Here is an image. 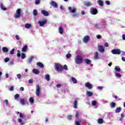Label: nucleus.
Segmentation results:
<instances>
[{
  "instance_id": "obj_1",
  "label": "nucleus",
  "mask_w": 125,
  "mask_h": 125,
  "mask_svg": "<svg viewBox=\"0 0 125 125\" xmlns=\"http://www.w3.org/2000/svg\"><path fill=\"white\" fill-rule=\"evenodd\" d=\"M83 57L80 55L77 56L75 59V63H76V64H78V65H81V64L83 63Z\"/></svg>"
},
{
  "instance_id": "obj_2",
  "label": "nucleus",
  "mask_w": 125,
  "mask_h": 125,
  "mask_svg": "<svg viewBox=\"0 0 125 125\" xmlns=\"http://www.w3.org/2000/svg\"><path fill=\"white\" fill-rule=\"evenodd\" d=\"M55 69L58 72H62L63 71V66L61 64H56L55 65Z\"/></svg>"
},
{
  "instance_id": "obj_3",
  "label": "nucleus",
  "mask_w": 125,
  "mask_h": 125,
  "mask_svg": "<svg viewBox=\"0 0 125 125\" xmlns=\"http://www.w3.org/2000/svg\"><path fill=\"white\" fill-rule=\"evenodd\" d=\"M21 17V9H18L16 10V14H14V18H20Z\"/></svg>"
},
{
  "instance_id": "obj_4",
  "label": "nucleus",
  "mask_w": 125,
  "mask_h": 125,
  "mask_svg": "<svg viewBox=\"0 0 125 125\" xmlns=\"http://www.w3.org/2000/svg\"><path fill=\"white\" fill-rule=\"evenodd\" d=\"M111 53L112 54H118L120 55L122 53V50L120 49H114L111 50Z\"/></svg>"
},
{
  "instance_id": "obj_5",
  "label": "nucleus",
  "mask_w": 125,
  "mask_h": 125,
  "mask_svg": "<svg viewBox=\"0 0 125 125\" xmlns=\"http://www.w3.org/2000/svg\"><path fill=\"white\" fill-rule=\"evenodd\" d=\"M36 96L38 97L41 95V87H40L39 84H37L36 86Z\"/></svg>"
},
{
  "instance_id": "obj_6",
  "label": "nucleus",
  "mask_w": 125,
  "mask_h": 125,
  "mask_svg": "<svg viewBox=\"0 0 125 125\" xmlns=\"http://www.w3.org/2000/svg\"><path fill=\"white\" fill-rule=\"evenodd\" d=\"M90 13L92 15H96L98 13V10L96 8H91L90 11Z\"/></svg>"
},
{
  "instance_id": "obj_7",
  "label": "nucleus",
  "mask_w": 125,
  "mask_h": 125,
  "mask_svg": "<svg viewBox=\"0 0 125 125\" xmlns=\"http://www.w3.org/2000/svg\"><path fill=\"white\" fill-rule=\"evenodd\" d=\"M98 50L99 52L102 53L105 51V47L100 45L98 46Z\"/></svg>"
},
{
  "instance_id": "obj_8",
  "label": "nucleus",
  "mask_w": 125,
  "mask_h": 125,
  "mask_svg": "<svg viewBox=\"0 0 125 125\" xmlns=\"http://www.w3.org/2000/svg\"><path fill=\"white\" fill-rule=\"evenodd\" d=\"M68 10L70 13H75L77 11V9L76 8H72L71 7H69L68 8Z\"/></svg>"
},
{
  "instance_id": "obj_9",
  "label": "nucleus",
  "mask_w": 125,
  "mask_h": 125,
  "mask_svg": "<svg viewBox=\"0 0 125 125\" xmlns=\"http://www.w3.org/2000/svg\"><path fill=\"white\" fill-rule=\"evenodd\" d=\"M85 86L89 89H92V88H93V87H92V84H90L89 83H85Z\"/></svg>"
},
{
  "instance_id": "obj_10",
  "label": "nucleus",
  "mask_w": 125,
  "mask_h": 125,
  "mask_svg": "<svg viewBox=\"0 0 125 125\" xmlns=\"http://www.w3.org/2000/svg\"><path fill=\"white\" fill-rule=\"evenodd\" d=\"M46 22H47V20H45L43 21H38V23L40 24V26H41V27H42V26L45 25V24H46Z\"/></svg>"
},
{
  "instance_id": "obj_11",
  "label": "nucleus",
  "mask_w": 125,
  "mask_h": 125,
  "mask_svg": "<svg viewBox=\"0 0 125 125\" xmlns=\"http://www.w3.org/2000/svg\"><path fill=\"white\" fill-rule=\"evenodd\" d=\"M41 13L44 16H48V15H49V13H48V11H45L44 10H42L41 11Z\"/></svg>"
},
{
  "instance_id": "obj_12",
  "label": "nucleus",
  "mask_w": 125,
  "mask_h": 125,
  "mask_svg": "<svg viewBox=\"0 0 125 125\" xmlns=\"http://www.w3.org/2000/svg\"><path fill=\"white\" fill-rule=\"evenodd\" d=\"M89 41V36H85L84 37L83 39V42H87Z\"/></svg>"
},
{
  "instance_id": "obj_13",
  "label": "nucleus",
  "mask_w": 125,
  "mask_h": 125,
  "mask_svg": "<svg viewBox=\"0 0 125 125\" xmlns=\"http://www.w3.org/2000/svg\"><path fill=\"white\" fill-rule=\"evenodd\" d=\"M27 49H28V46L27 45H25L22 47L21 51L22 52H26Z\"/></svg>"
},
{
  "instance_id": "obj_14",
  "label": "nucleus",
  "mask_w": 125,
  "mask_h": 125,
  "mask_svg": "<svg viewBox=\"0 0 125 125\" xmlns=\"http://www.w3.org/2000/svg\"><path fill=\"white\" fill-rule=\"evenodd\" d=\"M94 59L96 60L99 59V54H98V52H95L94 54Z\"/></svg>"
},
{
  "instance_id": "obj_15",
  "label": "nucleus",
  "mask_w": 125,
  "mask_h": 125,
  "mask_svg": "<svg viewBox=\"0 0 125 125\" xmlns=\"http://www.w3.org/2000/svg\"><path fill=\"white\" fill-rule=\"evenodd\" d=\"M36 65H37V66H38V67H40V68H43V67H44V65H43V64H42V63L40 62H37L36 63Z\"/></svg>"
},
{
  "instance_id": "obj_16",
  "label": "nucleus",
  "mask_w": 125,
  "mask_h": 125,
  "mask_svg": "<svg viewBox=\"0 0 125 125\" xmlns=\"http://www.w3.org/2000/svg\"><path fill=\"white\" fill-rule=\"evenodd\" d=\"M32 72L33 74H35V75H38L40 74V70L37 69H33Z\"/></svg>"
},
{
  "instance_id": "obj_17",
  "label": "nucleus",
  "mask_w": 125,
  "mask_h": 125,
  "mask_svg": "<svg viewBox=\"0 0 125 125\" xmlns=\"http://www.w3.org/2000/svg\"><path fill=\"white\" fill-rule=\"evenodd\" d=\"M59 32L60 34L62 35L64 33V29H63V27L62 26H60L59 28Z\"/></svg>"
},
{
  "instance_id": "obj_18",
  "label": "nucleus",
  "mask_w": 125,
  "mask_h": 125,
  "mask_svg": "<svg viewBox=\"0 0 125 125\" xmlns=\"http://www.w3.org/2000/svg\"><path fill=\"white\" fill-rule=\"evenodd\" d=\"M51 5L53 7H58V5H57V3H56V2H54V1H51Z\"/></svg>"
},
{
  "instance_id": "obj_19",
  "label": "nucleus",
  "mask_w": 125,
  "mask_h": 125,
  "mask_svg": "<svg viewBox=\"0 0 125 125\" xmlns=\"http://www.w3.org/2000/svg\"><path fill=\"white\" fill-rule=\"evenodd\" d=\"M84 62L86 63V64H87V65H90L91 63V60L86 59L84 60Z\"/></svg>"
},
{
  "instance_id": "obj_20",
  "label": "nucleus",
  "mask_w": 125,
  "mask_h": 125,
  "mask_svg": "<svg viewBox=\"0 0 125 125\" xmlns=\"http://www.w3.org/2000/svg\"><path fill=\"white\" fill-rule=\"evenodd\" d=\"M98 4L100 6H103L104 5V3L103 2V1L101 0H98Z\"/></svg>"
},
{
  "instance_id": "obj_21",
  "label": "nucleus",
  "mask_w": 125,
  "mask_h": 125,
  "mask_svg": "<svg viewBox=\"0 0 125 125\" xmlns=\"http://www.w3.org/2000/svg\"><path fill=\"white\" fill-rule=\"evenodd\" d=\"M77 106H78V101L76 100H74V104H73V108H77Z\"/></svg>"
},
{
  "instance_id": "obj_22",
  "label": "nucleus",
  "mask_w": 125,
  "mask_h": 125,
  "mask_svg": "<svg viewBox=\"0 0 125 125\" xmlns=\"http://www.w3.org/2000/svg\"><path fill=\"white\" fill-rule=\"evenodd\" d=\"M24 26H25V28H26V29H29V28H31L32 25H31V24L26 23L24 24Z\"/></svg>"
},
{
  "instance_id": "obj_23",
  "label": "nucleus",
  "mask_w": 125,
  "mask_h": 125,
  "mask_svg": "<svg viewBox=\"0 0 125 125\" xmlns=\"http://www.w3.org/2000/svg\"><path fill=\"white\" fill-rule=\"evenodd\" d=\"M3 52H8V48L6 47H3L2 48Z\"/></svg>"
},
{
  "instance_id": "obj_24",
  "label": "nucleus",
  "mask_w": 125,
  "mask_h": 125,
  "mask_svg": "<svg viewBox=\"0 0 125 125\" xmlns=\"http://www.w3.org/2000/svg\"><path fill=\"white\" fill-rule=\"evenodd\" d=\"M84 5L87 6V7H89V6H91V3L90 2H85L84 3Z\"/></svg>"
},
{
  "instance_id": "obj_25",
  "label": "nucleus",
  "mask_w": 125,
  "mask_h": 125,
  "mask_svg": "<svg viewBox=\"0 0 125 125\" xmlns=\"http://www.w3.org/2000/svg\"><path fill=\"white\" fill-rule=\"evenodd\" d=\"M121 111H122V108L120 107H117L115 109V113H120V112H121Z\"/></svg>"
},
{
  "instance_id": "obj_26",
  "label": "nucleus",
  "mask_w": 125,
  "mask_h": 125,
  "mask_svg": "<svg viewBox=\"0 0 125 125\" xmlns=\"http://www.w3.org/2000/svg\"><path fill=\"white\" fill-rule=\"evenodd\" d=\"M20 101V103H21L22 105H25L26 102L25 101V100H24V99H21Z\"/></svg>"
},
{
  "instance_id": "obj_27",
  "label": "nucleus",
  "mask_w": 125,
  "mask_h": 125,
  "mask_svg": "<svg viewBox=\"0 0 125 125\" xmlns=\"http://www.w3.org/2000/svg\"><path fill=\"white\" fill-rule=\"evenodd\" d=\"M71 80L72 81L73 83H77L78 81H77V79L75 78V77H71Z\"/></svg>"
},
{
  "instance_id": "obj_28",
  "label": "nucleus",
  "mask_w": 125,
  "mask_h": 125,
  "mask_svg": "<svg viewBox=\"0 0 125 125\" xmlns=\"http://www.w3.org/2000/svg\"><path fill=\"white\" fill-rule=\"evenodd\" d=\"M86 94L87 96H89V97L92 96L93 95V93H92V92L90 91H87Z\"/></svg>"
},
{
  "instance_id": "obj_29",
  "label": "nucleus",
  "mask_w": 125,
  "mask_h": 125,
  "mask_svg": "<svg viewBox=\"0 0 125 125\" xmlns=\"http://www.w3.org/2000/svg\"><path fill=\"white\" fill-rule=\"evenodd\" d=\"M34 60V57L33 56H30V57L28 59L29 63H32V61Z\"/></svg>"
},
{
  "instance_id": "obj_30",
  "label": "nucleus",
  "mask_w": 125,
  "mask_h": 125,
  "mask_svg": "<svg viewBox=\"0 0 125 125\" xmlns=\"http://www.w3.org/2000/svg\"><path fill=\"white\" fill-rule=\"evenodd\" d=\"M0 7L2 10H6V8H5L3 4H2L1 3L0 4Z\"/></svg>"
},
{
  "instance_id": "obj_31",
  "label": "nucleus",
  "mask_w": 125,
  "mask_h": 125,
  "mask_svg": "<svg viewBox=\"0 0 125 125\" xmlns=\"http://www.w3.org/2000/svg\"><path fill=\"white\" fill-rule=\"evenodd\" d=\"M110 107L111 108H114V107H116V103H115L114 102H112L111 103H110Z\"/></svg>"
},
{
  "instance_id": "obj_32",
  "label": "nucleus",
  "mask_w": 125,
  "mask_h": 125,
  "mask_svg": "<svg viewBox=\"0 0 125 125\" xmlns=\"http://www.w3.org/2000/svg\"><path fill=\"white\" fill-rule=\"evenodd\" d=\"M18 122H19V123H20L21 125H24V123H23V121H22V119H21V118H19L18 119Z\"/></svg>"
},
{
  "instance_id": "obj_33",
  "label": "nucleus",
  "mask_w": 125,
  "mask_h": 125,
  "mask_svg": "<svg viewBox=\"0 0 125 125\" xmlns=\"http://www.w3.org/2000/svg\"><path fill=\"white\" fill-rule=\"evenodd\" d=\"M98 123L100 124H103V119L101 118L98 119Z\"/></svg>"
},
{
  "instance_id": "obj_34",
  "label": "nucleus",
  "mask_w": 125,
  "mask_h": 125,
  "mask_svg": "<svg viewBox=\"0 0 125 125\" xmlns=\"http://www.w3.org/2000/svg\"><path fill=\"white\" fill-rule=\"evenodd\" d=\"M45 79H46V81H47V82H49V81L50 80V78L49 77V75H45Z\"/></svg>"
},
{
  "instance_id": "obj_35",
  "label": "nucleus",
  "mask_w": 125,
  "mask_h": 125,
  "mask_svg": "<svg viewBox=\"0 0 125 125\" xmlns=\"http://www.w3.org/2000/svg\"><path fill=\"white\" fill-rule=\"evenodd\" d=\"M116 77H118V78H122V74L119 73H115Z\"/></svg>"
},
{
  "instance_id": "obj_36",
  "label": "nucleus",
  "mask_w": 125,
  "mask_h": 125,
  "mask_svg": "<svg viewBox=\"0 0 125 125\" xmlns=\"http://www.w3.org/2000/svg\"><path fill=\"white\" fill-rule=\"evenodd\" d=\"M114 70H115L116 72H121V68L120 67H115Z\"/></svg>"
},
{
  "instance_id": "obj_37",
  "label": "nucleus",
  "mask_w": 125,
  "mask_h": 125,
  "mask_svg": "<svg viewBox=\"0 0 125 125\" xmlns=\"http://www.w3.org/2000/svg\"><path fill=\"white\" fill-rule=\"evenodd\" d=\"M33 15L34 16H37V15H38V11H37V10H34Z\"/></svg>"
},
{
  "instance_id": "obj_38",
  "label": "nucleus",
  "mask_w": 125,
  "mask_h": 125,
  "mask_svg": "<svg viewBox=\"0 0 125 125\" xmlns=\"http://www.w3.org/2000/svg\"><path fill=\"white\" fill-rule=\"evenodd\" d=\"M20 97V95H19V94H16L14 96V98L15 99H18V98H19Z\"/></svg>"
},
{
  "instance_id": "obj_39",
  "label": "nucleus",
  "mask_w": 125,
  "mask_h": 125,
  "mask_svg": "<svg viewBox=\"0 0 125 125\" xmlns=\"http://www.w3.org/2000/svg\"><path fill=\"white\" fill-rule=\"evenodd\" d=\"M21 57L22 59H25V58H26V55H25V54L22 53L21 55Z\"/></svg>"
},
{
  "instance_id": "obj_40",
  "label": "nucleus",
  "mask_w": 125,
  "mask_h": 125,
  "mask_svg": "<svg viewBox=\"0 0 125 125\" xmlns=\"http://www.w3.org/2000/svg\"><path fill=\"white\" fill-rule=\"evenodd\" d=\"M29 102H30L31 103H32L33 104V103H34V98H30L29 99Z\"/></svg>"
},
{
  "instance_id": "obj_41",
  "label": "nucleus",
  "mask_w": 125,
  "mask_h": 125,
  "mask_svg": "<svg viewBox=\"0 0 125 125\" xmlns=\"http://www.w3.org/2000/svg\"><path fill=\"white\" fill-rule=\"evenodd\" d=\"M121 117L120 121H123V119L125 118V114L124 113H122L121 114Z\"/></svg>"
},
{
  "instance_id": "obj_42",
  "label": "nucleus",
  "mask_w": 125,
  "mask_h": 125,
  "mask_svg": "<svg viewBox=\"0 0 125 125\" xmlns=\"http://www.w3.org/2000/svg\"><path fill=\"white\" fill-rule=\"evenodd\" d=\"M17 56H18V57H20L21 56V54H20V50H18L17 51Z\"/></svg>"
},
{
  "instance_id": "obj_43",
  "label": "nucleus",
  "mask_w": 125,
  "mask_h": 125,
  "mask_svg": "<svg viewBox=\"0 0 125 125\" xmlns=\"http://www.w3.org/2000/svg\"><path fill=\"white\" fill-rule=\"evenodd\" d=\"M81 123H82V121L79 120L75 123L76 125H81Z\"/></svg>"
},
{
  "instance_id": "obj_44",
  "label": "nucleus",
  "mask_w": 125,
  "mask_h": 125,
  "mask_svg": "<svg viewBox=\"0 0 125 125\" xmlns=\"http://www.w3.org/2000/svg\"><path fill=\"white\" fill-rule=\"evenodd\" d=\"M14 51H15V49H12V50L10 52V54L13 55L14 54Z\"/></svg>"
},
{
  "instance_id": "obj_45",
  "label": "nucleus",
  "mask_w": 125,
  "mask_h": 125,
  "mask_svg": "<svg viewBox=\"0 0 125 125\" xmlns=\"http://www.w3.org/2000/svg\"><path fill=\"white\" fill-rule=\"evenodd\" d=\"M63 68L66 71H68V66H67V65H66V64L64 65Z\"/></svg>"
},
{
  "instance_id": "obj_46",
  "label": "nucleus",
  "mask_w": 125,
  "mask_h": 125,
  "mask_svg": "<svg viewBox=\"0 0 125 125\" xmlns=\"http://www.w3.org/2000/svg\"><path fill=\"white\" fill-rule=\"evenodd\" d=\"M40 2H41V1L40 0H35V3L36 5L39 4Z\"/></svg>"
},
{
  "instance_id": "obj_47",
  "label": "nucleus",
  "mask_w": 125,
  "mask_h": 125,
  "mask_svg": "<svg viewBox=\"0 0 125 125\" xmlns=\"http://www.w3.org/2000/svg\"><path fill=\"white\" fill-rule=\"evenodd\" d=\"M105 3H106L107 5H110L111 4V2L109 0H106Z\"/></svg>"
},
{
  "instance_id": "obj_48",
  "label": "nucleus",
  "mask_w": 125,
  "mask_h": 125,
  "mask_svg": "<svg viewBox=\"0 0 125 125\" xmlns=\"http://www.w3.org/2000/svg\"><path fill=\"white\" fill-rule=\"evenodd\" d=\"M10 91H13L14 90V87L13 86H11L9 88Z\"/></svg>"
},
{
  "instance_id": "obj_49",
  "label": "nucleus",
  "mask_w": 125,
  "mask_h": 125,
  "mask_svg": "<svg viewBox=\"0 0 125 125\" xmlns=\"http://www.w3.org/2000/svg\"><path fill=\"white\" fill-rule=\"evenodd\" d=\"M92 104L93 106H95V105L97 104V102L96 101H93Z\"/></svg>"
},
{
  "instance_id": "obj_50",
  "label": "nucleus",
  "mask_w": 125,
  "mask_h": 125,
  "mask_svg": "<svg viewBox=\"0 0 125 125\" xmlns=\"http://www.w3.org/2000/svg\"><path fill=\"white\" fill-rule=\"evenodd\" d=\"M71 56H72V55H71V54H67L66 55V58H70Z\"/></svg>"
},
{
  "instance_id": "obj_51",
  "label": "nucleus",
  "mask_w": 125,
  "mask_h": 125,
  "mask_svg": "<svg viewBox=\"0 0 125 125\" xmlns=\"http://www.w3.org/2000/svg\"><path fill=\"white\" fill-rule=\"evenodd\" d=\"M17 77L18 79H19V80L21 79V74H17Z\"/></svg>"
},
{
  "instance_id": "obj_52",
  "label": "nucleus",
  "mask_w": 125,
  "mask_h": 125,
  "mask_svg": "<svg viewBox=\"0 0 125 125\" xmlns=\"http://www.w3.org/2000/svg\"><path fill=\"white\" fill-rule=\"evenodd\" d=\"M20 117L21 118V119H24V115L22 114V113H20Z\"/></svg>"
},
{
  "instance_id": "obj_53",
  "label": "nucleus",
  "mask_w": 125,
  "mask_h": 125,
  "mask_svg": "<svg viewBox=\"0 0 125 125\" xmlns=\"http://www.w3.org/2000/svg\"><path fill=\"white\" fill-rule=\"evenodd\" d=\"M8 61H9V58H6L4 59V62H8Z\"/></svg>"
},
{
  "instance_id": "obj_54",
  "label": "nucleus",
  "mask_w": 125,
  "mask_h": 125,
  "mask_svg": "<svg viewBox=\"0 0 125 125\" xmlns=\"http://www.w3.org/2000/svg\"><path fill=\"white\" fill-rule=\"evenodd\" d=\"M97 89H99L100 90H102V89H103V87H102V86H98L97 87Z\"/></svg>"
},
{
  "instance_id": "obj_55",
  "label": "nucleus",
  "mask_w": 125,
  "mask_h": 125,
  "mask_svg": "<svg viewBox=\"0 0 125 125\" xmlns=\"http://www.w3.org/2000/svg\"><path fill=\"white\" fill-rule=\"evenodd\" d=\"M28 83H33V79H29L28 80Z\"/></svg>"
},
{
  "instance_id": "obj_56",
  "label": "nucleus",
  "mask_w": 125,
  "mask_h": 125,
  "mask_svg": "<svg viewBox=\"0 0 125 125\" xmlns=\"http://www.w3.org/2000/svg\"><path fill=\"white\" fill-rule=\"evenodd\" d=\"M16 39L17 41H19L20 40V37H19V36L18 35H16Z\"/></svg>"
},
{
  "instance_id": "obj_57",
  "label": "nucleus",
  "mask_w": 125,
  "mask_h": 125,
  "mask_svg": "<svg viewBox=\"0 0 125 125\" xmlns=\"http://www.w3.org/2000/svg\"><path fill=\"white\" fill-rule=\"evenodd\" d=\"M75 117L76 118H79V117H80V115H79V113L78 112H76Z\"/></svg>"
},
{
  "instance_id": "obj_58",
  "label": "nucleus",
  "mask_w": 125,
  "mask_h": 125,
  "mask_svg": "<svg viewBox=\"0 0 125 125\" xmlns=\"http://www.w3.org/2000/svg\"><path fill=\"white\" fill-rule=\"evenodd\" d=\"M56 87H57L58 88H60V87H61V84H57Z\"/></svg>"
},
{
  "instance_id": "obj_59",
  "label": "nucleus",
  "mask_w": 125,
  "mask_h": 125,
  "mask_svg": "<svg viewBox=\"0 0 125 125\" xmlns=\"http://www.w3.org/2000/svg\"><path fill=\"white\" fill-rule=\"evenodd\" d=\"M4 103H6V105H8V101L7 100H4Z\"/></svg>"
},
{
  "instance_id": "obj_60",
  "label": "nucleus",
  "mask_w": 125,
  "mask_h": 125,
  "mask_svg": "<svg viewBox=\"0 0 125 125\" xmlns=\"http://www.w3.org/2000/svg\"><path fill=\"white\" fill-rule=\"evenodd\" d=\"M81 14H82V15H84V14H85V12H84V10H82L81 11Z\"/></svg>"
},
{
  "instance_id": "obj_61",
  "label": "nucleus",
  "mask_w": 125,
  "mask_h": 125,
  "mask_svg": "<svg viewBox=\"0 0 125 125\" xmlns=\"http://www.w3.org/2000/svg\"><path fill=\"white\" fill-rule=\"evenodd\" d=\"M104 46H105L106 47H108V46H109V44H108L107 42H105L104 44Z\"/></svg>"
},
{
  "instance_id": "obj_62",
  "label": "nucleus",
  "mask_w": 125,
  "mask_h": 125,
  "mask_svg": "<svg viewBox=\"0 0 125 125\" xmlns=\"http://www.w3.org/2000/svg\"><path fill=\"white\" fill-rule=\"evenodd\" d=\"M72 16L73 17H78V14H73Z\"/></svg>"
},
{
  "instance_id": "obj_63",
  "label": "nucleus",
  "mask_w": 125,
  "mask_h": 125,
  "mask_svg": "<svg viewBox=\"0 0 125 125\" xmlns=\"http://www.w3.org/2000/svg\"><path fill=\"white\" fill-rule=\"evenodd\" d=\"M67 119H68V120H71V119H72V116L69 115V116L67 117Z\"/></svg>"
},
{
  "instance_id": "obj_64",
  "label": "nucleus",
  "mask_w": 125,
  "mask_h": 125,
  "mask_svg": "<svg viewBox=\"0 0 125 125\" xmlns=\"http://www.w3.org/2000/svg\"><path fill=\"white\" fill-rule=\"evenodd\" d=\"M122 39L123 40H124V41H125V34H123L122 35Z\"/></svg>"
}]
</instances>
